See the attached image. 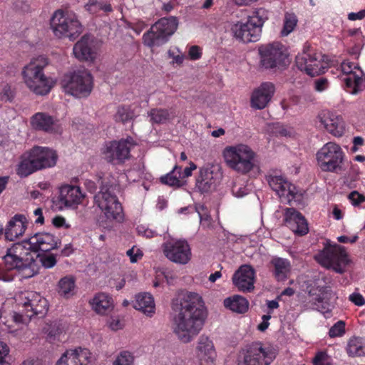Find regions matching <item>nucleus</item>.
I'll return each mask as SVG.
<instances>
[{"instance_id": "nucleus-1", "label": "nucleus", "mask_w": 365, "mask_h": 365, "mask_svg": "<svg viewBox=\"0 0 365 365\" xmlns=\"http://www.w3.org/2000/svg\"><path fill=\"white\" fill-rule=\"evenodd\" d=\"M173 331L178 339L189 343L200 333L206 318L202 297L197 293L182 292L172 300Z\"/></svg>"}, {"instance_id": "nucleus-2", "label": "nucleus", "mask_w": 365, "mask_h": 365, "mask_svg": "<svg viewBox=\"0 0 365 365\" xmlns=\"http://www.w3.org/2000/svg\"><path fill=\"white\" fill-rule=\"evenodd\" d=\"M48 64L44 56H38L31 59L21 71L24 82L27 88L36 95L48 94L53 86L51 78L43 73L44 68Z\"/></svg>"}, {"instance_id": "nucleus-3", "label": "nucleus", "mask_w": 365, "mask_h": 365, "mask_svg": "<svg viewBox=\"0 0 365 365\" xmlns=\"http://www.w3.org/2000/svg\"><path fill=\"white\" fill-rule=\"evenodd\" d=\"M57 158L58 155L53 150L46 147H34L22 156L16 173L21 178L27 177L37 170L53 167Z\"/></svg>"}, {"instance_id": "nucleus-4", "label": "nucleus", "mask_w": 365, "mask_h": 365, "mask_svg": "<svg viewBox=\"0 0 365 365\" xmlns=\"http://www.w3.org/2000/svg\"><path fill=\"white\" fill-rule=\"evenodd\" d=\"M51 29L55 36L74 41L82 33L83 28L75 13L57 10L51 19Z\"/></svg>"}, {"instance_id": "nucleus-5", "label": "nucleus", "mask_w": 365, "mask_h": 365, "mask_svg": "<svg viewBox=\"0 0 365 365\" xmlns=\"http://www.w3.org/2000/svg\"><path fill=\"white\" fill-rule=\"evenodd\" d=\"M255 157V152L243 144L227 147L224 151V158L227 165L242 174L253 169L256 163Z\"/></svg>"}, {"instance_id": "nucleus-6", "label": "nucleus", "mask_w": 365, "mask_h": 365, "mask_svg": "<svg viewBox=\"0 0 365 365\" xmlns=\"http://www.w3.org/2000/svg\"><path fill=\"white\" fill-rule=\"evenodd\" d=\"M118 185L102 182L100 191L94 196L95 204L108 220H117L123 212L121 204L115 195Z\"/></svg>"}, {"instance_id": "nucleus-7", "label": "nucleus", "mask_w": 365, "mask_h": 365, "mask_svg": "<svg viewBox=\"0 0 365 365\" xmlns=\"http://www.w3.org/2000/svg\"><path fill=\"white\" fill-rule=\"evenodd\" d=\"M31 252H33V248L29 238L21 242L14 243L11 247L7 248L3 259L9 269L23 270L32 267L35 264L36 260Z\"/></svg>"}, {"instance_id": "nucleus-8", "label": "nucleus", "mask_w": 365, "mask_h": 365, "mask_svg": "<svg viewBox=\"0 0 365 365\" xmlns=\"http://www.w3.org/2000/svg\"><path fill=\"white\" fill-rule=\"evenodd\" d=\"M178 25V21L175 16L160 19L143 34L144 45L152 48L164 44L168 41V38L175 33Z\"/></svg>"}, {"instance_id": "nucleus-9", "label": "nucleus", "mask_w": 365, "mask_h": 365, "mask_svg": "<svg viewBox=\"0 0 365 365\" xmlns=\"http://www.w3.org/2000/svg\"><path fill=\"white\" fill-rule=\"evenodd\" d=\"M62 86L66 93L76 98H85L92 91L93 78L86 70L75 71L65 76Z\"/></svg>"}, {"instance_id": "nucleus-10", "label": "nucleus", "mask_w": 365, "mask_h": 365, "mask_svg": "<svg viewBox=\"0 0 365 365\" xmlns=\"http://www.w3.org/2000/svg\"><path fill=\"white\" fill-rule=\"evenodd\" d=\"M344 154L341 147L333 142L326 143L317 153L322 170L337 173L341 170Z\"/></svg>"}, {"instance_id": "nucleus-11", "label": "nucleus", "mask_w": 365, "mask_h": 365, "mask_svg": "<svg viewBox=\"0 0 365 365\" xmlns=\"http://www.w3.org/2000/svg\"><path fill=\"white\" fill-rule=\"evenodd\" d=\"M316 258L323 266L331 268L340 274L345 271V267L349 262L344 247L339 245L326 247Z\"/></svg>"}, {"instance_id": "nucleus-12", "label": "nucleus", "mask_w": 365, "mask_h": 365, "mask_svg": "<svg viewBox=\"0 0 365 365\" xmlns=\"http://www.w3.org/2000/svg\"><path fill=\"white\" fill-rule=\"evenodd\" d=\"M276 357L269 348H263L260 343H254L242 350L238 356V365H270Z\"/></svg>"}, {"instance_id": "nucleus-13", "label": "nucleus", "mask_w": 365, "mask_h": 365, "mask_svg": "<svg viewBox=\"0 0 365 365\" xmlns=\"http://www.w3.org/2000/svg\"><path fill=\"white\" fill-rule=\"evenodd\" d=\"M322 53L304 50L296 57V65L301 71L311 76H319L325 72L328 62Z\"/></svg>"}, {"instance_id": "nucleus-14", "label": "nucleus", "mask_w": 365, "mask_h": 365, "mask_svg": "<svg viewBox=\"0 0 365 365\" xmlns=\"http://www.w3.org/2000/svg\"><path fill=\"white\" fill-rule=\"evenodd\" d=\"M267 180L273 191L280 198L282 202L292 205V202L300 203L302 200V193L285 178L278 175H268Z\"/></svg>"}, {"instance_id": "nucleus-15", "label": "nucleus", "mask_w": 365, "mask_h": 365, "mask_svg": "<svg viewBox=\"0 0 365 365\" xmlns=\"http://www.w3.org/2000/svg\"><path fill=\"white\" fill-rule=\"evenodd\" d=\"M341 69L346 75L343 78L346 86L352 88L351 94L356 95L365 89V74L357 64L345 60L341 63Z\"/></svg>"}, {"instance_id": "nucleus-16", "label": "nucleus", "mask_w": 365, "mask_h": 365, "mask_svg": "<svg viewBox=\"0 0 365 365\" xmlns=\"http://www.w3.org/2000/svg\"><path fill=\"white\" fill-rule=\"evenodd\" d=\"M134 145L132 138L110 142L103 152L104 158L113 164L122 163L130 158V149Z\"/></svg>"}, {"instance_id": "nucleus-17", "label": "nucleus", "mask_w": 365, "mask_h": 365, "mask_svg": "<svg viewBox=\"0 0 365 365\" xmlns=\"http://www.w3.org/2000/svg\"><path fill=\"white\" fill-rule=\"evenodd\" d=\"M162 249L165 256L175 263L185 264L190 259V248L185 240L167 241L163 244Z\"/></svg>"}, {"instance_id": "nucleus-18", "label": "nucleus", "mask_w": 365, "mask_h": 365, "mask_svg": "<svg viewBox=\"0 0 365 365\" xmlns=\"http://www.w3.org/2000/svg\"><path fill=\"white\" fill-rule=\"evenodd\" d=\"M19 304L26 310V315L28 317L43 315L48 310L46 299L34 292L21 293L19 297Z\"/></svg>"}, {"instance_id": "nucleus-19", "label": "nucleus", "mask_w": 365, "mask_h": 365, "mask_svg": "<svg viewBox=\"0 0 365 365\" xmlns=\"http://www.w3.org/2000/svg\"><path fill=\"white\" fill-rule=\"evenodd\" d=\"M260 65L265 69L277 67L283 61L284 54L282 45L278 42L263 45L259 47Z\"/></svg>"}, {"instance_id": "nucleus-20", "label": "nucleus", "mask_w": 365, "mask_h": 365, "mask_svg": "<svg viewBox=\"0 0 365 365\" xmlns=\"http://www.w3.org/2000/svg\"><path fill=\"white\" fill-rule=\"evenodd\" d=\"M231 30L235 38L243 43L256 42L262 34L258 26H255V23L249 19L245 22L237 21L232 26Z\"/></svg>"}, {"instance_id": "nucleus-21", "label": "nucleus", "mask_w": 365, "mask_h": 365, "mask_svg": "<svg viewBox=\"0 0 365 365\" xmlns=\"http://www.w3.org/2000/svg\"><path fill=\"white\" fill-rule=\"evenodd\" d=\"M255 269L250 265L241 266L233 274L232 282L239 291L250 292L255 288Z\"/></svg>"}, {"instance_id": "nucleus-22", "label": "nucleus", "mask_w": 365, "mask_h": 365, "mask_svg": "<svg viewBox=\"0 0 365 365\" xmlns=\"http://www.w3.org/2000/svg\"><path fill=\"white\" fill-rule=\"evenodd\" d=\"M219 173H215L212 168H200L195 180V190L204 194L215 190L219 182Z\"/></svg>"}, {"instance_id": "nucleus-23", "label": "nucleus", "mask_w": 365, "mask_h": 365, "mask_svg": "<svg viewBox=\"0 0 365 365\" xmlns=\"http://www.w3.org/2000/svg\"><path fill=\"white\" fill-rule=\"evenodd\" d=\"M275 92L274 85L271 82H264L255 89L251 95L250 106L257 110L267 107Z\"/></svg>"}, {"instance_id": "nucleus-24", "label": "nucleus", "mask_w": 365, "mask_h": 365, "mask_svg": "<svg viewBox=\"0 0 365 365\" xmlns=\"http://www.w3.org/2000/svg\"><path fill=\"white\" fill-rule=\"evenodd\" d=\"M29 238L30 244L35 254L38 251L49 252L58 248L61 244L60 239L49 232H38Z\"/></svg>"}, {"instance_id": "nucleus-25", "label": "nucleus", "mask_w": 365, "mask_h": 365, "mask_svg": "<svg viewBox=\"0 0 365 365\" xmlns=\"http://www.w3.org/2000/svg\"><path fill=\"white\" fill-rule=\"evenodd\" d=\"M91 362V354L89 350L78 347L67 350L56 365H89Z\"/></svg>"}, {"instance_id": "nucleus-26", "label": "nucleus", "mask_w": 365, "mask_h": 365, "mask_svg": "<svg viewBox=\"0 0 365 365\" xmlns=\"http://www.w3.org/2000/svg\"><path fill=\"white\" fill-rule=\"evenodd\" d=\"M284 222L288 227L299 235H304L309 231L306 219L293 207L285 209Z\"/></svg>"}, {"instance_id": "nucleus-27", "label": "nucleus", "mask_w": 365, "mask_h": 365, "mask_svg": "<svg viewBox=\"0 0 365 365\" xmlns=\"http://www.w3.org/2000/svg\"><path fill=\"white\" fill-rule=\"evenodd\" d=\"M83 197L84 195L79 187L68 185H64L60 190L58 197L60 207L62 208L63 206L71 207L80 204Z\"/></svg>"}, {"instance_id": "nucleus-28", "label": "nucleus", "mask_w": 365, "mask_h": 365, "mask_svg": "<svg viewBox=\"0 0 365 365\" xmlns=\"http://www.w3.org/2000/svg\"><path fill=\"white\" fill-rule=\"evenodd\" d=\"M73 52L80 61H92L95 58L93 41L90 35H84L73 46Z\"/></svg>"}, {"instance_id": "nucleus-29", "label": "nucleus", "mask_w": 365, "mask_h": 365, "mask_svg": "<svg viewBox=\"0 0 365 365\" xmlns=\"http://www.w3.org/2000/svg\"><path fill=\"white\" fill-rule=\"evenodd\" d=\"M327 292L324 289H312L309 292L310 307L323 314L329 313L331 305L327 299Z\"/></svg>"}, {"instance_id": "nucleus-30", "label": "nucleus", "mask_w": 365, "mask_h": 365, "mask_svg": "<svg viewBox=\"0 0 365 365\" xmlns=\"http://www.w3.org/2000/svg\"><path fill=\"white\" fill-rule=\"evenodd\" d=\"M27 220L25 215H15L8 222L5 230V237L9 241L21 236L26 231Z\"/></svg>"}, {"instance_id": "nucleus-31", "label": "nucleus", "mask_w": 365, "mask_h": 365, "mask_svg": "<svg viewBox=\"0 0 365 365\" xmlns=\"http://www.w3.org/2000/svg\"><path fill=\"white\" fill-rule=\"evenodd\" d=\"M196 354L200 361H213L216 352L212 341L207 336L202 334L199 337Z\"/></svg>"}, {"instance_id": "nucleus-32", "label": "nucleus", "mask_w": 365, "mask_h": 365, "mask_svg": "<svg viewBox=\"0 0 365 365\" xmlns=\"http://www.w3.org/2000/svg\"><path fill=\"white\" fill-rule=\"evenodd\" d=\"M291 263L285 258L274 257L270 261V269L277 282L285 281L291 272Z\"/></svg>"}, {"instance_id": "nucleus-33", "label": "nucleus", "mask_w": 365, "mask_h": 365, "mask_svg": "<svg viewBox=\"0 0 365 365\" xmlns=\"http://www.w3.org/2000/svg\"><path fill=\"white\" fill-rule=\"evenodd\" d=\"M34 128L46 132H56L58 128V120L45 113H37L31 120Z\"/></svg>"}, {"instance_id": "nucleus-34", "label": "nucleus", "mask_w": 365, "mask_h": 365, "mask_svg": "<svg viewBox=\"0 0 365 365\" xmlns=\"http://www.w3.org/2000/svg\"><path fill=\"white\" fill-rule=\"evenodd\" d=\"M92 309L98 314L106 315L113 309V301L108 294L100 292L96 294L90 301Z\"/></svg>"}, {"instance_id": "nucleus-35", "label": "nucleus", "mask_w": 365, "mask_h": 365, "mask_svg": "<svg viewBox=\"0 0 365 365\" xmlns=\"http://www.w3.org/2000/svg\"><path fill=\"white\" fill-rule=\"evenodd\" d=\"M133 307L141 311L147 316L151 317L155 310L154 299L149 293H140L135 296Z\"/></svg>"}, {"instance_id": "nucleus-36", "label": "nucleus", "mask_w": 365, "mask_h": 365, "mask_svg": "<svg viewBox=\"0 0 365 365\" xmlns=\"http://www.w3.org/2000/svg\"><path fill=\"white\" fill-rule=\"evenodd\" d=\"M224 306L233 312L244 314L249 308L248 301L240 295H233L224 300Z\"/></svg>"}, {"instance_id": "nucleus-37", "label": "nucleus", "mask_w": 365, "mask_h": 365, "mask_svg": "<svg viewBox=\"0 0 365 365\" xmlns=\"http://www.w3.org/2000/svg\"><path fill=\"white\" fill-rule=\"evenodd\" d=\"M148 115L153 124L165 123L175 116L173 110L163 108H153L148 113Z\"/></svg>"}, {"instance_id": "nucleus-38", "label": "nucleus", "mask_w": 365, "mask_h": 365, "mask_svg": "<svg viewBox=\"0 0 365 365\" xmlns=\"http://www.w3.org/2000/svg\"><path fill=\"white\" fill-rule=\"evenodd\" d=\"M348 355L351 357L365 355V342L362 338L351 337L349 339L346 348Z\"/></svg>"}, {"instance_id": "nucleus-39", "label": "nucleus", "mask_w": 365, "mask_h": 365, "mask_svg": "<svg viewBox=\"0 0 365 365\" xmlns=\"http://www.w3.org/2000/svg\"><path fill=\"white\" fill-rule=\"evenodd\" d=\"M182 167L175 165L172 171L160 178V182L163 184L180 187L183 185V182L180 177V174H178V171L181 170Z\"/></svg>"}, {"instance_id": "nucleus-40", "label": "nucleus", "mask_w": 365, "mask_h": 365, "mask_svg": "<svg viewBox=\"0 0 365 365\" xmlns=\"http://www.w3.org/2000/svg\"><path fill=\"white\" fill-rule=\"evenodd\" d=\"M75 287V279L71 276L65 277L58 282V293L64 297L73 295Z\"/></svg>"}, {"instance_id": "nucleus-41", "label": "nucleus", "mask_w": 365, "mask_h": 365, "mask_svg": "<svg viewBox=\"0 0 365 365\" xmlns=\"http://www.w3.org/2000/svg\"><path fill=\"white\" fill-rule=\"evenodd\" d=\"M64 328V325L61 320H54L46 323L43 330L49 339H52L61 334Z\"/></svg>"}, {"instance_id": "nucleus-42", "label": "nucleus", "mask_w": 365, "mask_h": 365, "mask_svg": "<svg viewBox=\"0 0 365 365\" xmlns=\"http://www.w3.org/2000/svg\"><path fill=\"white\" fill-rule=\"evenodd\" d=\"M252 22L255 23V26H258L262 31V26L269 19V12L264 8L257 9L253 12V14L248 18Z\"/></svg>"}, {"instance_id": "nucleus-43", "label": "nucleus", "mask_w": 365, "mask_h": 365, "mask_svg": "<svg viewBox=\"0 0 365 365\" xmlns=\"http://www.w3.org/2000/svg\"><path fill=\"white\" fill-rule=\"evenodd\" d=\"M297 19L294 14L287 13L284 16V26L281 31L282 36H286L293 31L297 26Z\"/></svg>"}, {"instance_id": "nucleus-44", "label": "nucleus", "mask_w": 365, "mask_h": 365, "mask_svg": "<svg viewBox=\"0 0 365 365\" xmlns=\"http://www.w3.org/2000/svg\"><path fill=\"white\" fill-rule=\"evenodd\" d=\"M113 365H134V356L128 351H121L113 361Z\"/></svg>"}, {"instance_id": "nucleus-45", "label": "nucleus", "mask_w": 365, "mask_h": 365, "mask_svg": "<svg viewBox=\"0 0 365 365\" xmlns=\"http://www.w3.org/2000/svg\"><path fill=\"white\" fill-rule=\"evenodd\" d=\"M133 112L129 107H118L116 113L114 115L115 121L125 123L133 119Z\"/></svg>"}, {"instance_id": "nucleus-46", "label": "nucleus", "mask_w": 365, "mask_h": 365, "mask_svg": "<svg viewBox=\"0 0 365 365\" xmlns=\"http://www.w3.org/2000/svg\"><path fill=\"white\" fill-rule=\"evenodd\" d=\"M332 118H334V122H332L331 125L328 127L327 131L334 136H341L344 132V123L338 115Z\"/></svg>"}, {"instance_id": "nucleus-47", "label": "nucleus", "mask_w": 365, "mask_h": 365, "mask_svg": "<svg viewBox=\"0 0 365 365\" xmlns=\"http://www.w3.org/2000/svg\"><path fill=\"white\" fill-rule=\"evenodd\" d=\"M36 257L45 268H51L56 264V257L52 254H36Z\"/></svg>"}, {"instance_id": "nucleus-48", "label": "nucleus", "mask_w": 365, "mask_h": 365, "mask_svg": "<svg viewBox=\"0 0 365 365\" xmlns=\"http://www.w3.org/2000/svg\"><path fill=\"white\" fill-rule=\"evenodd\" d=\"M232 192L237 197H242L248 194L249 189L245 185L242 180H238L234 182Z\"/></svg>"}, {"instance_id": "nucleus-49", "label": "nucleus", "mask_w": 365, "mask_h": 365, "mask_svg": "<svg viewBox=\"0 0 365 365\" xmlns=\"http://www.w3.org/2000/svg\"><path fill=\"white\" fill-rule=\"evenodd\" d=\"M345 322L342 320L335 323L329 331V336L331 338L341 337L345 334Z\"/></svg>"}, {"instance_id": "nucleus-50", "label": "nucleus", "mask_w": 365, "mask_h": 365, "mask_svg": "<svg viewBox=\"0 0 365 365\" xmlns=\"http://www.w3.org/2000/svg\"><path fill=\"white\" fill-rule=\"evenodd\" d=\"M15 98V92L9 84H6L2 87L0 93V98L4 102L11 103Z\"/></svg>"}, {"instance_id": "nucleus-51", "label": "nucleus", "mask_w": 365, "mask_h": 365, "mask_svg": "<svg viewBox=\"0 0 365 365\" xmlns=\"http://www.w3.org/2000/svg\"><path fill=\"white\" fill-rule=\"evenodd\" d=\"M4 264H0V280L4 282H11L14 279V270L15 269H9L4 261Z\"/></svg>"}, {"instance_id": "nucleus-52", "label": "nucleus", "mask_w": 365, "mask_h": 365, "mask_svg": "<svg viewBox=\"0 0 365 365\" xmlns=\"http://www.w3.org/2000/svg\"><path fill=\"white\" fill-rule=\"evenodd\" d=\"M333 116H336V115L329 111H323L318 115L321 125H322L327 130L331 123L334 122V118H332Z\"/></svg>"}, {"instance_id": "nucleus-53", "label": "nucleus", "mask_w": 365, "mask_h": 365, "mask_svg": "<svg viewBox=\"0 0 365 365\" xmlns=\"http://www.w3.org/2000/svg\"><path fill=\"white\" fill-rule=\"evenodd\" d=\"M349 200L354 206H358L360 203L365 201V196L357 191H352L348 195Z\"/></svg>"}, {"instance_id": "nucleus-54", "label": "nucleus", "mask_w": 365, "mask_h": 365, "mask_svg": "<svg viewBox=\"0 0 365 365\" xmlns=\"http://www.w3.org/2000/svg\"><path fill=\"white\" fill-rule=\"evenodd\" d=\"M86 10L91 14H96L101 10L102 3L95 0H89L85 6Z\"/></svg>"}, {"instance_id": "nucleus-55", "label": "nucleus", "mask_w": 365, "mask_h": 365, "mask_svg": "<svg viewBox=\"0 0 365 365\" xmlns=\"http://www.w3.org/2000/svg\"><path fill=\"white\" fill-rule=\"evenodd\" d=\"M12 317L16 324H26L31 319V317H28L26 315V311L24 313L14 312Z\"/></svg>"}, {"instance_id": "nucleus-56", "label": "nucleus", "mask_w": 365, "mask_h": 365, "mask_svg": "<svg viewBox=\"0 0 365 365\" xmlns=\"http://www.w3.org/2000/svg\"><path fill=\"white\" fill-rule=\"evenodd\" d=\"M127 255L130 257V260L132 263L136 262L139 259L143 257L141 251L138 249L135 250L134 247L127 251Z\"/></svg>"}, {"instance_id": "nucleus-57", "label": "nucleus", "mask_w": 365, "mask_h": 365, "mask_svg": "<svg viewBox=\"0 0 365 365\" xmlns=\"http://www.w3.org/2000/svg\"><path fill=\"white\" fill-rule=\"evenodd\" d=\"M349 299L356 306H362L365 304V299L359 292H354L349 295Z\"/></svg>"}, {"instance_id": "nucleus-58", "label": "nucleus", "mask_w": 365, "mask_h": 365, "mask_svg": "<svg viewBox=\"0 0 365 365\" xmlns=\"http://www.w3.org/2000/svg\"><path fill=\"white\" fill-rule=\"evenodd\" d=\"M189 165L190 166L185 168L183 171L182 170L178 171L182 180L191 176L192 172L197 169V165L193 162L190 161Z\"/></svg>"}, {"instance_id": "nucleus-59", "label": "nucleus", "mask_w": 365, "mask_h": 365, "mask_svg": "<svg viewBox=\"0 0 365 365\" xmlns=\"http://www.w3.org/2000/svg\"><path fill=\"white\" fill-rule=\"evenodd\" d=\"M189 57L192 60H197L201 57L200 48L197 46H192L189 49Z\"/></svg>"}, {"instance_id": "nucleus-60", "label": "nucleus", "mask_w": 365, "mask_h": 365, "mask_svg": "<svg viewBox=\"0 0 365 365\" xmlns=\"http://www.w3.org/2000/svg\"><path fill=\"white\" fill-rule=\"evenodd\" d=\"M9 348L6 344L0 342V365L5 364V357L9 354Z\"/></svg>"}, {"instance_id": "nucleus-61", "label": "nucleus", "mask_w": 365, "mask_h": 365, "mask_svg": "<svg viewBox=\"0 0 365 365\" xmlns=\"http://www.w3.org/2000/svg\"><path fill=\"white\" fill-rule=\"evenodd\" d=\"M168 54L170 58L173 59V63H176L177 64H181L184 60V55L182 53L175 55L174 51L169 50Z\"/></svg>"}, {"instance_id": "nucleus-62", "label": "nucleus", "mask_w": 365, "mask_h": 365, "mask_svg": "<svg viewBox=\"0 0 365 365\" xmlns=\"http://www.w3.org/2000/svg\"><path fill=\"white\" fill-rule=\"evenodd\" d=\"M365 16V9L361 10L357 13H350L348 15V19L351 21H356L358 19H362Z\"/></svg>"}, {"instance_id": "nucleus-63", "label": "nucleus", "mask_w": 365, "mask_h": 365, "mask_svg": "<svg viewBox=\"0 0 365 365\" xmlns=\"http://www.w3.org/2000/svg\"><path fill=\"white\" fill-rule=\"evenodd\" d=\"M327 83V81L325 78L318 79L315 82V89L317 91H322L326 88V84Z\"/></svg>"}, {"instance_id": "nucleus-64", "label": "nucleus", "mask_w": 365, "mask_h": 365, "mask_svg": "<svg viewBox=\"0 0 365 365\" xmlns=\"http://www.w3.org/2000/svg\"><path fill=\"white\" fill-rule=\"evenodd\" d=\"M66 220L61 216H56L53 218L52 223L56 227H61L64 225Z\"/></svg>"}]
</instances>
